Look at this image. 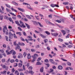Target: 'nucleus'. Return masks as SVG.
Returning <instances> with one entry per match:
<instances>
[{
    "label": "nucleus",
    "mask_w": 75,
    "mask_h": 75,
    "mask_svg": "<svg viewBox=\"0 0 75 75\" xmlns=\"http://www.w3.org/2000/svg\"><path fill=\"white\" fill-rule=\"evenodd\" d=\"M36 65H41V62H38L36 63Z\"/></svg>",
    "instance_id": "obj_49"
},
{
    "label": "nucleus",
    "mask_w": 75,
    "mask_h": 75,
    "mask_svg": "<svg viewBox=\"0 0 75 75\" xmlns=\"http://www.w3.org/2000/svg\"><path fill=\"white\" fill-rule=\"evenodd\" d=\"M55 21H56L57 22V23H61V21L60 20H56Z\"/></svg>",
    "instance_id": "obj_53"
},
{
    "label": "nucleus",
    "mask_w": 75,
    "mask_h": 75,
    "mask_svg": "<svg viewBox=\"0 0 75 75\" xmlns=\"http://www.w3.org/2000/svg\"><path fill=\"white\" fill-rule=\"evenodd\" d=\"M6 68V65H4L2 66V68H4H4Z\"/></svg>",
    "instance_id": "obj_64"
},
{
    "label": "nucleus",
    "mask_w": 75,
    "mask_h": 75,
    "mask_svg": "<svg viewBox=\"0 0 75 75\" xmlns=\"http://www.w3.org/2000/svg\"><path fill=\"white\" fill-rule=\"evenodd\" d=\"M49 61L51 63H52V64H54L55 63V62L54 61V60L52 59H49Z\"/></svg>",
    "instance_id": "obj_15"
},
{
    "label": "nucleus",
    "mask_w": 75,
    "mask_h": 75,
    "mask_svg": "<svg viewBox=\"0 0 75 75\" xmlns=\"http://www.w3.org/2000/svg\"><path fill=\"white\" fill-rule=\"evenodd\" d=\"M19 55L18 56V58H22L23 57V55H22V54L21 53L19 54Z\"/></svg>",
    "instance_id": "obj_19"
},
{
    "label": "nucleus",
    "mask_w": 75,
    "mask_h": 75,
    "mask_svg": "<svg viewBox=\"0 0 75 75\" xmlns=\"http://www.w3.org/2000/svg\"><path fill=\"white\" fill-rule=\"evenodd\" d=\"M9 51V50H7L6 51V54L7 55H10V54H12V52H14V50H12L11 51H10V52H8Z\"/></svg>",
    "instance_id": "obj_3"
},
{
    "label": "nucleus",
    "mask_w": 75,
    "mask_h": 75,
    "mask_svg": "<svg viewBox=\"0 0 75 75\" xmlns=\"http://www.w3.org/2000/svg\"><path fill=\"white\" fill-rule=\"evenodd\" d=\"M57 25L60 29H63V28H64V27L63 26H60L59 25Z\"/></svg>",
    "instance_id": "obj_18"
},
{
    "label": "nucleus",
    "mask_w": 75,
    "mask_h": 75,
    "mask_svg": "<svg viewBox=\"0 0 75 75\" xmlns=\"http://www.w3.org/2000/svg\"><path fill=\"white\" fill-rule=\"evenodd\" d=\"M38 23L39 25L41 27H43V25H42L40 23L38 22Z\"/></svg>",
    "instance_id": "obj_24"
},
{
    "label": "nucleus",
    "mask_w": 75,
    "mask_h": 75,
    "mask_svg": "<svg viewBox=\"0 0 75 75\" xmlns=\"http://www.w3.org/2000/svg\"><path fill=\"white\" fill-rule=\"evenodd\" d=\"M1 61L3 63L5 62H6V59H3L1 60Z\"/></svg>",
    "instance_id": "obj_33"
},
{
    "label": "nucleus",
    "mask_w": 75,
    "mask_h": 75,
    "mask_svg": "<svg viewBox=\"0 0 75 75\" xmlns=\"http://www.w3.org/2000/svg\"><path fill=\"white\" fill-rule=\"evenodd\" d=\"M5 6H6V7H8V8H10V6L7 4H6Z\"/></svg>",
    "instance_id": "obj_35"
},
{
    "label": "nucleus",
    "mask_w": 75,
    "mask_h": 75,
    "mask_svg": "<svg viewBox=\"0 0 75 75\" xmlns=\"http://www.w3.org/2000/svg\"><path fill=\"white\" fill-rule=\"evenodd\" d=\"M15 23L16 24H17L18 25L21 27H23L20 24H19V22L18 21H15Z\"/></svg>",
    "instance_id": "obj_9"
},
{
    "label": "nucleus",
    "mask_w": 75,
    "mask_h": 75,
    "mask_svg": "<svg viewBox=\"0 0 75 75\" xmlns=\"http://www.w3.org/2000/svg\"><path fill=\"white\" fill-rule=\"evenodd\" d=\"M54 71V70L52 69H50V73H51V72H52Z\"/></svg>",
    "instance_id": "obj_42"
},
{
    "label": "nucleus",
    "mask_w": 75,
    "mask_h": 75,
    "mask_svg": "<svg viewBox=\"0 0 75 75\" xmlns=\"http://www.w3.org/2000/svg\"><path fill=\"white\" fill-rule=\"evenodd\" d=\"M60 21H62V22H64V21L65 20H64V19H60Z\"/></svg>",
    "instance_id": "obj_62"
},
{
    "label": "nucleus",
    "mask_w": 75,
    "mask_h": 75,
    "mask_svg": "<svg viewBox=\"0 0 75 75\" xmlns=\"http://www.w3.org/2000/svg\"><path fill=\"white\" fill-rule=\"evenodd\" d=\"M29 72V74H34V72H33V71H30Z\"/></svg>",
    "instance_id": "obj_59"
},
{
    "label": "nucleus",
    "mask_w": 75,
    "mask_h": 75,
    "mask_svg": "<svg viewBox=\"0 0 75 75\" xmlns=\"http://www.w3.org/2000/svg\"><path fill=\"white\" fill-rule=\"evenodd\" d=\"M9 38L10 39H13V34L11 32L9 33Z\"/></svg>",
    "instance_id": "obj_5"
},
{
    "label": "nucleus",
    "mask_w": 75,
    "mask_h": 75,
    "mask_svg": "<svg viewBox=\"0 0 75 75\" xmlns=\"http://www.w3.org/2000/svg\"><path fill=\"white\" fill-rule=\"evenodd\" d=\"M16 34H18L19 36L21 35V33L20 32H17L16 33Z\"/></svg>",
    "instance_id": "obj_25"
},
{
    "label": "nucleus",
    "mask_w": 75,
    "mask_h": 75,
    "mask_svg": "<svg viewBox=\"0 0 75 75\" xmlns=\"http://www.w3.org/2000/svg\"><path fill=\"white\" fill-rule=\"evenodd\" d=\"M25 25L28 28V29H30V27L29 25L27 23H25Z\"/></svg>",
    "instance_id": "obj_23"
},
{
    "label": "nucleus",
    "mask_w": 75,
    "mask_h": 75,
    "mask_svg": "<svg viewBox=\"0 0 75 75\" xmlns=\"http://www.w3.org/2000/svg\"><path fill=\"white\" fill-rule=\"evenodd\" d=\"M8 20L10 21V22H12V23H13V21L12 20V19L11 18H9Z\"/></svg>",
    "instance_id": "obj_30"
},
{
    "label": "nucleus",
    "mask_w": 75,
    "mask_h": 75,
    "mask_svg": "<svg viewBox=\"0 0 75 75\" xmlns=\"http://www.w3.org/2000/svg\"><path fill=\"white\" fill-rule=\"evenodd\" d=\"M40 71L41 72H43V71H44V67H42L41 68Z\"/></svg>",
    "instance_id": "obj_20"
},
{
    "label": "nucleus",
    "mask_w": 75,
    "mask_h": 75,
    "mask_svg": "<svg viewBox=\"0 0 75 75\" xmlns=\"http://www.w3.org/2000/svg\"><path fill=\"white\" fill-rule=\"evenodd\" d=\"M51 34L52 35H53V36H54V37H57L58 35V33H52Z\"/></svg>",
    "instance_id": "obj_6"
},
{
    "label": "nucleus",
    "mask_w": 75,
    "mask_h": 75,
    "mask_svg": "<svg viewBox=\"0 0 75 75\" xmlns=\"http://www.w3.org/2000/svg\"><path fill=\"white\" fill-rule=\"evenodd\" d=\"M45 21L47 24H51L52 25H54V24L52 23L47 20H45Z\"/></svg>",
    "instance_id": "obj_4"
},
{
    "label": "nucleus",
    "mask_w": 75,
    "mask_h": 75,
    "mask_svg": "<svg viewBox=\"0 0 75 75\" xmlns=\"http://www.w3.org/2000/svg\"><path fill=\"white\" fill-rule=\"evenodd\" d=\"M35 48H40V46L39 45H38L36 46Z\"/></svg>",
    "instance_id": "obj_60"
},
{
    "label": "nucleus",
    "mask_w": 75,
    "mask_h": 75,
    "mask_svg": "<svg viewBox=\"0 0 75 75\" xmlns=\"http://www.w3.org/2000/svg\"><path fill=\"white\" fill-rule=\"evenodd\" d=\"M44 41L45 43H47L48 42V39H45L44 40Z\"/></svg>",
    "instance_id": "obj_31"
},
{
    "label": "nucleus",
    "mask_w": 75,
    "mask_h": 75,
    "mask_svg": "<svg viewBox=\"0 0 75 75\" xmlns=\"http://www.w3.org/2000/svg\"><path fill=\"white\" fill-rule=\"evenodd\" d=\"M28 69L29 70H32L33 69V67L30 66L28 68Z\"/></svg>",
    "instance_id": "obj_34"
},
{
    "label": "nucleus",
    "mask_w": 75,
    "mask_h": 75,
    "mask_svg": "<svg viewBox=\"0 0 75 75\" xmlns=\"http://www.w3.org/2000/svg\"><path fill=\"white\" fill-rule=\"evenodd\" d=\"M45 33L47 34V35H50V33L49 32H48L47 31H46L45 32Z\"/></svg>",
    "instance_id": "obj_51"
},
{
    "label": "nucleus",
    "mask_w": 75,
    "mask_h": 75,
    "mask_svg": "<svg viewBox=\"0 0 75 75\" xmlns=\"http://www.w3.org/2000/svg\"><path fill=\"white\" fill-rule=\"evenodd\" d=\"M1 8L2 9V11H4V7H3V6H1Z\"/></svg>",
    "instance_id": "obj_58"
},
{
    "label": "nucleus",
    "mask_w": 75,
    "mask_h": 75,
    "mask_svg": "<svg viewBox=\"0 0 75 75\" xmlns=\"http://www.w3.org/2000/svg\"><path fill=\"white\" fill-rule=\"evenodd\" d=\"M23 70H24V71H25V67L24 65H23Z\"/></svg>",
    "instance_id": "obj_54"
},
{
    "label": "nucleus",
    "mask_w": 75,
    "mask_h": 75,
    "mask_svg": "<svg viewBox=\"0 0 75 75\" xmlns=\"http://www.w3.org/2000/svg\"><path fill=\"white\" fill-rule=\"evenodd\" d=\"M18 70L19 72H21V71H23V69H18Z\"/></svg>",
    "instance_id": "obj_46"
},
{
    "label": "nucleus",
    "mask_w": 75,
    "mask_h": 75,
    "mask_svg": "<svg viewBox=\"0 0 75 75\" xmlns=\"http://www.w3.org/2000/svg\"><path fill=\"white\" fill-rule=\"evenodd\" d=\"M69 36H70V34H68L67 36L66 37V38H69Z\"/></svg>",
    "instance_id": "obj_52"
},
{
    "label": "nucleus",
    "mask_w": 75,
    "mask_h": 75,
    "mask_svg": "<svg viewBox=\"0 0 75 75\" xmlns=\"http://www.w3.org/2000/svg\"><path fill=\"white\" fill-rule=\"evenodd\" d=\"M6 10L8 12H11V10H10V9H8L7 8H6Z\"/></svg>",
    "instance_id": "obj_47"
},
{
    "label": "nucleus",
    "mask_w": 75,
    "mask_h": 75,
    "mask_svg": "<svg viewBox=\"0 0 75 75\" xmlns=\"http://www.w3.org/2000/svg\"><path fill=\"white\" fill-rule=\"evenodd\" d=\"M44 61L45 62H46V63H48V62H49V61H48V59H47L45 60Z\"/></svg>",
    "instance_id": "obj_39"
},
{
    "label": "nucleus",
    "mask_w": 75,
    "mask_h": 75,
    "mask_svg": "<svg viewBox=\"0 0 75 75\" xmlns=\"http://www.w3.org/2000/svg\"><path fill=\"white\" fill-rule=\"evenodd\" d=\"M24 64H25V66H27V68L30 66V64L28 63H27V62L25 63Z\"/></svg>",
    "instance_id": "obj_11"
},
{
    "label": "nucleus",
    "mask_w": 75,
    "mask_h": 75,
    "mask_svg": "<svg viewBox=\"0 0 75 75\" xmlns=\"http://www.w3.org/2000/svg\"><path fill=\"white\" fill-rule=\"evenodd\" d=\"M17 49H20V46H19L18 44H17V47H15V50H17Z\"/></svg>",
    "instance_id": "obj_10"
},
{
    "label": "nucleus",
    "mask_w": 75,
    "mask_h": 75,
    "mask_svg": "<svg viewBox=\"0 0 75 75\" xmlns=\"http://www.w3.org/2000/svg\"><path fill=\"white\" fill-rule=\"evenodd\" d=\"M69 69L70 70H73L74 69H73V68L72 67H67L66 69V70H68Z\"/></svg>",
    "instance_id": "obj_13"
},
{
    "label": "nucleus",
    "mask_w": 75,
    "mask_h": 75,
    "mask_svg": "<svg viewBox=\"0 0 75 75\" xmlns=\"http://www.w3.org/2000/svg\"><path fill=\"white\" fill-rule=\"evenodd\" d=\"M38 56V55L37 54H35L33 56H32V57H33V59H36V58H37V57Z\"/></svg>",
    "instance_id": "obj_7"
},
{
    "label": "nucleus",
    "mask_w": 75,
    "mask_h": 75,
    "mask_svg": "<svg viewBox=\"0 0 75 75\" xmlns=\"http://www.w3.org/2000/svg\"><path fill=\"white\" fill-rule=\"evenodd\" d=\"M22 65H23V64L22 63H19L18 64V67H19V68H21V67H22Z\"/></svg>",
    "instance_id": "obj_22"
},
{
    "label": "nucleus",
    "mask_w": 75,
    "mask_h": 75,
    "mask_svg": "<svg viewBox=\"0 0 75 75\" xmlns=\"http://www.w3.org/2000/svg\"><path fill=\"white\" fill-rule=\"evenodd\" d=\"M20 45L21 46H24V45H25V44L23 43H21Z\"/></svg>",
    "instance_id": "obj_50"
},
{
    "label": "nucleus",
    "mask_w": 75,
    "mask_h": 75,
    "mask_svg": "<svg viewBox=\"0 0 75 75\" xmlns=\"http://www.w3.org/2000/svg\"><path fill=\"white\" fill-rule=\"evenodd\" d=\"M10 13L11 14L12 16H15V17H16V15L14 14V13L12 12Z\"/></svg>",
    "instance_id": "obj_40"
},
{
    "label": "nucleus",
    "mask_w": 75,
    "mask_h": 75,
    "mask_svg": "<svg viewBox=\"0 0 75 75\" xmlns=\"http://www.w3.org/2000/svg\"><path fill=\"white\" fill-rule=\"evenodd\" d=\"M13 37L14 38H17V37L16 36L15 33L13 34Z\"/></svg>",
    "instance_id": "obj_38"
},
{
    "label": "nucleus",
    "mask_w": 75,
    "mask_h": 75,
    "mask_svg": "<svg viewBox=\"0 0 75 75\" xmlns=\"http://www.w3.org/2000/svg\"><path fill=\"white\" fill-rule=\"evenodd\" d=\"M58 69H59L61 70V69H62V66H59L58 67Z\"/></svg>",
    "instance_id": "obj_21"
},
{
    "label": "nucleus",
    "mask_w": 75,
    "mask_h": 75,
    "mask_svg": "<svg viewBox=\"0 0 75 75\" xmlns=\"http://www.w3.org/2000/svg\"><path fill=\"white\" fill-rule=\"evenodd\" d=\"M13 45L16 47V45H17V43H16V42H13Z\"/></svg>",
    "instance_id": "obj_44"
},
{
    "label": "nucleus",
    "mask_w": 75,
    "mask_h": 75,
    "mask_svg": "<svg viewBox=\"0 0 75 75\" xmlns=\"http://www.w3.org/2000/svg\"><path fill=\"white\" fill-rule=\"evenodd\" d=\"M23 55L24 57V58H25V56L27 55V53H26V52H24L23 53Z\"/></svg>",
    "instance_id": "obj_36"
},
{
    "label": "nucleus",
    "mask_w": 75,
    "mask_h": 75,
    "mask_svg": "<svg viewBox=\"0 0 75 75\" xmlns=\"http://www.w3.org/2000/svg\"><path fill=\"white\" fill-rule=\"evenodd\" d=\"M61 31L63 33L64 35H65L66 34V33L65 32V30H61Z\"/></svg>",
    "instance_id": "obj_16"
},
{
    "label": "nucleus",
    "mask_w": 75,
    "mask_h": 75,
    "mask_svg": "<svg viewBox=\"0 0 75 75\" xmlns=\"http://www.w3.org/2000/svg\"><path fill=\"white\" fill-rule=\"evenodd\" d=\"M15 71V70H14V68H13V69H12L11 72L12 73H14V72Z\"/></svg>",
    "instance_id": "obj_56"
},
{
    "label": "nucleus",
    "mask_w": 75,
    "mask_h": 75,
    "mask_svg": "<svg viewBox=\"0 0 75 75\" xmlns=\"http://www.w3.org/2000/svg\"><path fill=\"white\" fill-rule=\"evenodd\" d=\"M8 16H4V19H8Z\"/></svg>",
    "instance_id": "obj_45"
},
{
    "label": "nucleus",
    "mask_w": 75,
    "mask_h": 75,
    "mask_svg": "<svg viewBox=\"0 0 75 75\" xmlns=\"http://www.w3.org/2000/svg\"><path fill=\"white\" fill-rule=\"evenodd\" d=\"M15 74H17V75H19V73L18 72V71L16 70L15 72Z\"/></svg>",
    "instance_id": "obj_29"
},
{
    "label": "nucleus",
    "mask_w": 75,
    "mask_h": 75,
    "mask_svg": "<svg viewBox=\"0 0 75 75\" xmlns=\"http://www.w3.org/2000/svg\"><path fill=\"white\" fill-rule=\"evenodd\" d=\"M5 38H6V40L7 41H8V37L7 36H5Z\"/></svg>",
    "instance_id": "obj_41"
},
{
    "label": "nucleus",
    "mask_w": 75,
    "mask_h": 75,
    "mask_svg": "<svg viewBox=\"0 0 75 75\" xmlns=\"http://www.w3.org/2000/svg\"><path fill=\"white\" fill-rule=\"evenodd\" d=\"M50 6H51V7H55V4H51Z\"/></svg>",
    "instance_id": "obj_55"
},
{
    "label": "nucleus",
    "mask_w": 75,
    "mask_h": 75,
    "mask_svg": "<svg viewBox=\"0 0 75 75\" xmlns=\"http://www.w3.org/2000/svg\"><path fill=\"white\" fill-rule=\"evenodd\" d=\"M58 40L59 41H60L61 42H62V41H63V40L60 38H59Z\"/></svg>",
    "instance_id": "obj_63"
},
{
    "label": "nucleus",
    "mask_w": 75,
    "mask_h": 75,
    "mask_svg": "<svg viewBox=\"0 0 75 75\" xmlns=\"http://www.w3.org/2000/svg\"><path fill=\"white\" fill-rule=\"evenodd\" d=\"M34 24L35 25H38V22L36 21H35V22H34Z\"/></svg>",
    "instance_id": "obj_43"
},
{
    "label": "nucleus",
    "mask_w": 75,
    "mask_h": 75,
    "mask_svg": "<svg viewBox=\"0 0 75 75\" xmlns=\"http://www.w3.org/2000/svg\"><path fill=\"white\" fill-rule=\"evenodd\" d=\"M35 17L36 19L38 20H40V18H39V16H35Z\"/></svg>",
    "instance_id": "obj_26"
},
{
    "label": "nucleus",
    "mask_w": 75,
    "mask_h": 75,
    "mask_svg": "<svg viewBox=\"0 0 75 75\" xmlns=\"http://www.w3.org/2000/svg\"><path fill=\"white\" fill-rule=\"evenodd\" d=\"M26 16L27 18H28V19H31V17H30L29 16L26 15Z\"/></svg>",
    "instance_id": "obj_28"
},
{
    "label": "nucleus",
    "mask_w": 75,
    "mask_h": 75,
    "mask_svg": "<svg viewBox=\"0 0 75 75\" xmlns=\"http://www.w3.org/2000/svg\"><path fill=\"white\" fill-rule=\"evenodd\" d=\"M7 72V71H4L3 72H1V74H4H4H6V73Z\"/></svg>",
    "instance_id": "obj_17"
},
{
    "label": "nucleus",
    "mask_w": 75,
    "mask_h": 75,
    "mask_svg": "<svg viewBox=\"0 0 75 75\" xmlns=\"http://www.w3.org/2000/svg\"><path fill=\"white\" fill-rule=\"evenodd\" d=\"M31 51L32 52H34L35 51V50H34V49H31Z\"/></svg>",
    "instance_id": "obj_57"
},
{
    "label": "nucleus",
    "mask_w": 75,
    "mask_h": 75,
    "mask_svg": "<svg viewBox=\"0 0 75 75\" xmlns=\"http://www.w3.org/2000/svg\"><path fill=\"white\" fill-rule=\"evenodd\" d=\"M27 38H32V37L31 36H28L27 37Z\"/></svg>",
    "instance_id": "obj_61"
},
{
    "label": "nucleus",
    "mask_w": 75,
    "mask_h": 75,
    "mask_svg": "<svg viewBox=\"0 0 75 75\" xmlns=\"http://www.w3.org/2000/svg\"><path fill=\"white\" fill-rule=\"evenodd\" d=\"M23 5H27V8H28V9H30V10H33V8L31 7H29L28 6H30V5L28 4V3H23Z\"/></svg>",
    "instance_id": "obj_2"
},
{
    "label": "nucleus",
    "mask_w": 75,
    "mask_h": 75,
    "mask_svg": "<svg viewBox=\"0 0 75 75\" xmlns=\"http://www.w3.org/2000/svg\"><path fill=\"white\" fill-rule=\"evenodd\" d=\"M18 9L19 10L21 11H22V12H24V10L22 8H18Z\"/></svg>",
    "instance_id": "obj_14"
},
{
    "label": "nucleus",
    "mask_w": 75,
    "mask_h": 75,
    "mask_svg": "<svg viewBox=\"0 0 75 75\" xmlns=\"http://www.w3.org/2000/svg\"><path fill=\"white\" fill-rule=\"evenodd\" d=\"M3 31L4 33H6V35H8V30L7 29V27L6 26H4V28L3 29Z\"/></svg>",
    "instance_id": "obj_1"
},
{
    "label": "nucleus",
    "mask_w": 75,
    "mask_h": 75,
    "mask_svg": "<svg viewBox=\"0 0 75 75\" xmlns=\"http://www.w3.org/2000/svg\"><path fill=\"white\" fill-rule=\"evenodd\" d=\"M39 35L42 38H45L46 37L44 35H43L41 33L39 34Z\"/></svg>",
    "instance_id": "obj_8"
},
{
    "label": "nucleus",
    "mask_w": 75,
    "mask_h": 75,
    "mask_svg": "<svg viewBox=\"0 0 75 75\" xmlns=\"http://www.w3.org/2000/svg\"><path fill=\"white\" fill-rule=\"evenodd\" d=\"M17 65H18V64L17 63H15L14 64V67H17Z\"/></svg>",
    "instance_id": "obj_48"
},
{
    "label": "nucleus",
    "mask_w": 75,
    "mask_h": 75,
    "mask_svg": "<svg viewBox=\"0 0 75 75\" xmlns=\"http://www.w3.org/2000/svg\"><path fill=\"white\" fill-rule=\"evenodd\" d=\"M27 56V58L28 59H31V56L30 54H28Z\"/></svg>",
    "instance_id": "obj_12"
},
{
    "label": "nucleus",
    "mask_w": 75,
    "mask_h": 75,
    "mask_svg": "<svg viewBox=\"0 0 75 75\" xmlns=\"http://www.w3.org/2000/svg\"><path fill=\"white\" fill-rule=\"evenodd\" d=\"M21 25L22 27H23V28H25V27H26L25 25H24V23L22 24Z\"/></svg>",
    "instance_id": "obj_37"
},
{
    "label": "nucleus",
    "mask_w": 75,
    "mask_h": 75,
    "mask_svg": "<svg viewBox=\"0 0 75 75\" xmlns=\"http://www.w3.org/2000/svg\"><path fill=\"white\" fill-rule=\"evenodd\" d=\"M69 4V2H64L63 3V4L64 5H68Z\"/></svg>",
    "instance_id": "obj_32"
},
{
    "label": "nucleus",
    "mask_w": 75,
    "mask_h": 75,
    "mask_svg": "<svg viewBox=\"0 0 75 75\" xmlns=\"http://www.w3.org/2000/svg\"><path fill=\"white\" fill-rule=\"evenodd\" d=\"M11 9L12 11H14L15 12H16V13L17 12V11L14 8H11Z\"/></svg>",
    "instance_id": "obj_27"
}]
</instances>
